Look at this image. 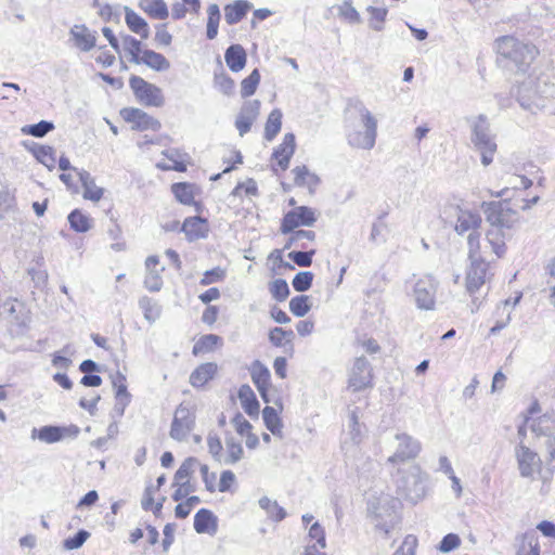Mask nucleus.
<instances>
[{
	"label": "nucleus",
	"instance_id": "obj_1",
	"mask_svg": "<svg viewBox=\"0 0 555 555\" xmlns=\"http://www.w3.org/2000/svg\"><path fill=\"white\" fill-rule=\"evenodd\" d=\"M482 210L489 229L486 240L496 257L501 258L506 251V240L511 237L509 231L518 222V212L509 207L507 201L483 202Z\"/></svg>",
	"mask_w": 555,
	"mask_h": 555
},
{
	"label": "nucleus",
	"instance_id": "obj_2",
	"mask_svg": "<svg viewBox=\"0 0 555 555\" xmlns=\"http://www.w3.org/2000/svg\"><path fill=\"white\" fill-rule=\"evenodd\" d=\"M353 107L358 113V119L348 120L347 142L351 147L370 151L376 143L377 119L362 102L357 101Z\"/></svg>",
	"mask_w": 555,
	"mask_h": 555
},
{
	"label": "nucleus",
	"instance_id": "obj_3",
	"mask_svg": "<svg viewBox=\"0 0 555 555\" xmlns=\"http://www.w3.org/2000/svg\"><path fill=\"white\" fill-rule=\"evenodd\" d=\"M428 475L420 465H412L405 469H398L393 475L396 494L398 499L411 504L422 501L427 492Z\"/></svg>",
	"mask_w": 555,
	"mask_h": 555
},
{
	"label": "nucleus",
	"instance_id": "obj_4",
	"mask_svg": "<svg viewBox=\"0 0 555 555\" xmlns=\"http://www.w3.org/2000/svg\"><path fill=\"white\" fill-rule=\"evenodd\" d=\"M496 51L502 57L511 61L517 75H526L539 54L534 44L522 42L513 36L500 37L496 40Z\"/></svg>",
	"mask_w": 555,
	"mask_h": 555
},
{
	"label": "nucleus",
	"instance_id": "obj_5",
	"mask_svg": "<svg viewBox=\"0 0 555 555\" xmlns=\"http://www.w3.org/2000/svg\"><path fill=\"white\" fill-rule=\"evenodd\" d=\"M465 120L470 127V142L481 155V164L489 166L493 162L498 145L487 115L479 114L475 117H466Z\"/></svg>",
	"mask_w": 555,
	"mask_h": 555
},
{
	"label": "nucleus",
	"instance_id": "obj_6",
	"mask_svg": "<svg viewBox=\"0 0 555 555\" xmlns=\"http://www.w3.org/2000/svg\"><path fill=\"white\" fill-rule=\"evenodd\" d=\"M520 76L522 79L515 80L511 94L516 98L522 108L531 109L533 106H538L537 101L539 99L550 95L552 87L548 86L545 78L532 73Z\"/></svg>",
	"mask_w": 555,
	"mask_h": 555
},
{
	"label": "nucleus",
	"instance_id": "obj_7",
	"mask_svg": "<svg viewBox=\"0 0 555 555\" xmlns=\"http://www.w3.org/2000/svg\"><path fill=\"white\" fill-rule=\"evenodd\" d=\"M390 448L392 454L387 459V463L396 465L415 460L422 451V443L406 433H397L390 442Z\"/></svg>",
	"mask_w": 555,
	"mask_h": 555
},
{
	"label": "nucleus",
	"instance_id": "obj_8",
	"mask_svg": "<svg viewBox=\"0 0 555 555\" xmlns=\"http://www.w3.org/2000/svg\"><path fill=\"white\" fill-rule=\"evenodd\" d=\"M129 86L137 100L145 106L160 107L165 103L162 89L143 78L132 75L129 79Z\"/></svg>",
	"mask_w": 555,
	"mask_h": 555
},
{
	"label": "nucleus",
	"instance_id": "obj_9",
	"mask_svg": "<svg viewBox=\"0 0 555 555\" xmlns=\"http://www.w3.org/2000/svg\"><path fill=\"white\" fill-rule=\"evenodd\" d=\"M196 415L188 405L181 403L177 406L169 436L176 441H184L195 427Z\"/></svg>",
	"mask_w": 555,
	"mask_h": 555
},
{
	"label": "nucleus",
	"instance_id": "obj_10",
	"mask_svg": "<svg viewBox=\"0 0 555 555\" xmlns=\"http://www.w3.org/2000/svg\"><path fill=\"white\" fill-rule=\"evenodd\" d=\"M372 378V366L369 360L363 356L356 358L349 373L348 388L353 392L371 388L373 387Z\"/></svg>",
	"mask_w": 555,
	"mask_h": 555
},
{
	"label": "nucleus",
	"instance_id": "obj_11",
	"mask_svg": "<svg viewBox=\"0 0 555 555\" xmlns=\"http://www.w3.org/2000/svg\"><path fill=\"white\" fill-rule=\"evenodd\" d=\"M437 285L431 275H425L416 281L413 295L418 309L433 310L435 308Z\"/></svg>",
	"mask_w": 555,
	"mask_h": 555
},
{
	"label": "nucleus",
	"instance_id": "obj_12",
	"mask_svg": "<svg viewBox=\"0 0 555 555\" xmlns=\"http://www.w3.org/2000/svg\"><path fill=\"white\" fill-rule=\"evenodd\" d=\"M491 278L489 262L485 259L469 260L466 270L465 286L467 293L475 294Z\"/></svg>",
	"mask_w": 555,
	"mask_h": 555
},
{
	"label": "nucleus",
	"instance_id": "obj_13",
	"mask_svg": "<svg viewBox=\"0 0 555 555\" xmlns=\"http://www.w3.org/2000/svg\"><path fill=\"white\" fill-rule=\"evenodd\" d=\"M317 221L314 210L308 206L296 207L286 212L282 219L281 232L287 234L298 227H311Z\"/></svg>",
	"mask_w": 555,
	"mask_h": 555
},
{
	"label": "nucleus",
	"instance_id": "obj_14",
	"mask_svg": "<svg viewBox=\"0 0 555 555\" xmlns=\"http://www.w3.org/2000/svg\"><path fill=\"white\" fill-rule=\"evenodd\" d=\"M531 429L538 436L547 437L546 448L548 450V465L555 467V413H545L531 425Z\"/></svg>",
	"mask_w": 555,
	"mask_h": 555
},
{
	"label": "nucleus",
	"instance_id": "obj_15",
	"mask_svg": "<svg viewBox=\"0 0 555 555\" xmlns=\"http://www.w3.org/2000/svg\"><path fill=\"white\" fill-rule=\"evenodd\" d=\"M515 455L521 477L531 478L534 473L540 470L541 459L539 454L525 446L522 441L516 448Z\"/></svg>",
	"mask_w": 555,
	"mask_h": 555
},
{
	"label": "nucleus",
	"instance_id": "obj_16",
	"mask_svg": "<svg viewBox=\"0 0 555 555\" xmlns=\"http://www.w3.org/2000/svg\"><path fill=\"white\" fill-rule=\"evenodd\" d=\"M120 115L125 121L132 124V129L134 130L158 131L162 127L159 120L140 108L125 107L120 111Z\"/></svg>",
	"mask_w": 555,
	"mask_h": 555
},
{
	"label": "nucleus",
	"instance_id": "obj_17",
	"mask_svg": "<svg viewBox=\"0 0 555 555\" xmlns=\"http://www.w3.org/2000/svg\"><path fill=\"white\" fill-rule=\"evenodd\" d=\"M259 109L260 101L258 100L247 101L243 104L235 120V127L241 137L250 130L254 121L259 115Z\"/></svg>",
	"mask_w": 555,
	"mask_h": 555
},
{
	"label": "nucleus",
	"instance_id": "obj_18",
	"mask_svg": "<svg viewBox=\"0 0 555 555\" xmlns=\"http://www.w3.org/2000/svg\"><path fill=\"white\" fill-rule=\"evenodd\" d=\"M69 36L74 46L83 52L95 47L96 31L90 30L85 24L74 25L69 30Z\"/></svg>",
	"mask_w": 555,
	"mask_h": 555
},
{
	"label": "nucleus",
	"instance_id": "obj_19",
	"mask_svg": "<svg viewBox=\"0 0 555 555\" xmlns=\"http://www.w3.org/2000/svg\"><path fill=\"white\" fill-rule=\"evenodd\" d=\"M250 376L263 401L269 402L267 395L271 380L269 369L259 360H255L250 366Z\"/></svg>",
	"mask_w": 555,
	"mask_h": 555
},
{
	"label": "nucleus",
	"instance_id": "obj_20",
	"mask_svg": "<svg viewBox=\"0 0 555 555\" xmlns=\"http://www.w3.org/2000/svg\"><path fill=\"white\" fill-rule=\"evenodd\" d=\"M296 140L292 132L285 133L282 143L276 146L272 153V157L278 160L282 170H286L289 166L292 156L295 153Z\"/></svg>",
	"mask_w": 555,
	"mask_h": 555
},
{
	"label": "nucleus",
	"instance_id": "obj_21",
	"mask_svg": "<svg viewBox=\"0 0 555 555\" xmlns=\"http://www.w3.org/2000/svg\"><path fill=\"white\" fill-rule=\"evenodd\" d=\"M181 231L185 234L188 241L193 242L207 236L208 224L201 217H189L183 221Z\"/></svg>",
	"mask_w": 555,
	"mask_h": 555
},
{
	"label": "nucleus",
	"instance_id": "obj_22",
	"mask_svg": "<svg viewBox=\"0 0 555 555\" xmlns=\"http://www.w3.org/2000/svg\"><path fill=\"white\" fill-rule=\"evenodd\" d=\"M194 529L197 533L215 534L218 529V518L207 508H201L194 516Z\"/></svg>",
	"mask_w": 555,
	"mask_h": 555
},
{
	"label": "nucleus",
	"instance_id": "obj_23",
	"mask_svg": "<svg viewBox=\"0 0 555 555\" xmlns=\"http://www.w3.org/2000/svg\"><path fill=\"white\" fill-rule=\"evenodd\" d=\"M224 60L230 70L237 73L245 67L247 54L241 44H231L225 50Z\"/></svg>",
	"mask_w": 555,
	"mask_h": 555
},
{
	"label": "nucleus",
	"instance_id": "obj_24",
	"mask_svg": "<svg viewBox=\"0 0 555 555\" xmlns=\"http://www.w3.org/2000/svg\"><path fill=\"white\" fill-rule=\"evenodd\" d=\"M217 370L218 366L214 362L198 365L190 375V384L196 388L203 387L215 377Z\"/></svg>",
	"mask_w": 555,
	"mask_h": 555
},
{
	"label": "nucleus",
	"instance_id": "obj_25",
	"mask_svg": "<svg viewBox=\"0 0 555 555\" xmlns=\"http://www.w3.org/2000/svg\"><path fill=\"white\" fill-rule=\"evenodd\" d=\"M481 221L482 220L479 214L472 212L469 210H460L454 229L460 235L468 231L476 232V230L480 227Z\"/></svg>",
	"mask_w": 555,
	"mask_h": 555
},
{
	"label": "nucleus",
	"instance_id": "obj_26",
	"mask_svg": "<svg viewBox=\"0 0 555 555\" xmlns=\"http://www.w3.org/2000/svg\"><path fill=\"white\" fill-rule=\"evenodd\" d=\"M125 11V21L128 28L139 35L142 39H147L150 37V27L146 21L137 14L129 7H124Z\"/></svg>",
	"mask_w": 555,
	"mask_h": 555
},
{
	"label": "nucleus",
	"instance_id": "obj_27",
	"mask_svg": "<svg viewBox=\"0 0 555 555\" xmlns=\"http://www.w3.org/2000/svg\"><path fill=\"white\" fill-rule=\"evenodd\" d=\"M251 4L247 0H236L233 3L224 7V20L229 25H235L241 22L247 12L250 10Z\"/></svg>",
	"mask_w": 555,
	"mask_h": 555
},
{
	"label": "nucleus",
	"instance_id": "obj_28",
	"mask_svg": "<svg viewBox=\"0 0 555 555\" xmlns=\"http://www.w3.org/2000/svg\"><path fill=\"white\" fill-rule=\"evenodd\" d=\"M238 399L242 408L249 416H258L259 402L249 385H242L238 389Z\"/></svg>",
	"mask_w": 555,
	"mask_h": 555
},
{
	"label": "nucleus",
	"instance_id": "obj_29",
	"mask_svg": "<svg viewBox=\"0 0 555 555\" xmlns=\"http://www.w3.org/2000/svg\"><path fill=\"white\" fill-rule=\"evenodd\" d=\"M139 64H144L157 72H165L170 68L169 61L163 54L153 50H144L139 59Z\"/></svg>",
	"mask_w": 555,
	"mask_h": 555
},
{
	"label": "nucleus",
	"instance_id": "obj_30",
	"mask_svg": "<svg viewBox=\"0 0 555 555\" xmlns=\"http://www.w3.org/2000/svg\"><path fill=\"white\" fill-rule=\"evenodd\" d=\"M292 171L295 175L294 182L297 186H307L310 192H313L320 183V178L310 172L305 165L297 166Z\"/></svg>",
	"mask_w": 555,
	"mask_h": 555
},
{
	"label": "nucleus",
	"instance_id": "obj_31",
	"mask_svg": "<svg viewBox=\"0 0 555 555\" xmlns=\"http://www.w3.org/2000/svg\"><path fill=\"white\" fill-rule=\"evenodd\" d=\"M30 151L36 159L44 165L49 170H52L55 167L56 159L53 147L33 143Z\"/></svg>",
	"mask_w": 555,
	"mask_h": 555
},
{
	"label": "nucleus",
	"instance_id": "obj_32",
	"mask_svg": "<svg viewBox=\"0 0 555 555\" xmlns=\"http://www.w3.org/2000/svg\"><path fill=\"white\" fill-rule=\"evenodd\" d=\"M139 7L153 18L165 20L169 15L164 0H141Z\"/></svg>",
	"mask_w": 555,
	"mask_h": 555
},
{
	"label": "nucleus",
	"instance_id": "obj_33",
	"mask_svg": "<svg viewBox=\"0 0 555 555\" xmlns=\"http://www.w3.org/2000/svg\"><path fill=\"white\" fill-rule=\"evenodd\" d=\"M61 426L46 425L41 428H33L31 439H39L46 443H55L62 440Z\"/></svg>",
	"mask_w": 555,
	"mask_h": 555
},
{
	"label": "nucleus",
	"instance_id": "obj_34",
	"mask_svg": "<svg viewBox=\"0 0 555 555\" xmlns=\"http://www.w3.org/2000/svg\"><path fill=\"white\" fill-rule=\"evenodd\" d=\"M262 418L268 430L273 436L282 437V421L278 414V411L273 406L267 405L262 410Z\"/></svg>",
	"mask_w": 555,
	"mask_h": 555
},
{
	"label": "nucleus",
	"instance_id": "obj_35",
	"mask_svg": "<svg viewBox=\"0 0 555 555\" xmlns=\"http://www.w3.org/2000/svg\"><path fill=\"white\" fill-rule=\"evenodd\" d=\"M283 114L281 109L274 108L268 116L264 125V139L271 142L281 131Z\"/></svg>",
	"mask_w": 555,
	"mask_h": 555
},
{
	"label": "nucleus",
	"instance_id": "obj_36",
	"mask_svg": "<svg viewBox=\"0 0 555 555\" xmlns=\"http://www.w3.org/2000/svg\"><path fill=\"white\" fill-rule=\"evenodd\" d=\"M225 447L228 455L223 459V464L233 465L243 459L244 450L242 443L233 436L225 437Z\"/></svg>",
	"mask_w": 555,
	"mask_h": 555
},
{
	"label": "nucleus",
	"instance_id": "obj_37",
	"mask_svg": "<svg viewBox=\"0 0 555 555\" xmlns=\"http://www.w3.org/2000/svg\"><path fill=\"white\" fill-rule=\"evenodd\" d=\"M113 385L116 388V400L121 404L120 414H124L125 408L130 402V393L127 390L126 376L121 373H117L113 379Z\"/></svg>",
	"mask_w": 555,
	"mask_h": 555
},
{
	"label": "nucleus",
	"instance_id": "obj_38",
	"mask_svg": "<svg viewBox=\"0 0 555 555\" xmlns=\"http://www.w3.org/2000/svg\"><path fill=\"white\" fill-rule=\"evenodd\" d=\"M222 343V338L216 334L203 335L193 346V354L210 352L215 347Z\"/></svg>",
	"mask_w": 555,
	"mask_h": 555
},
{
	"label": "nucleus",
	"instance_id": "obj_39",
	"mask_svg": "<svg viewBox=\"0 0 555 555\" xmlns=\"http://www.w3.org/2000/svg\"><path fill=\"white\" fill-rule=\"evenodd\" d=\"M259 506L266 511L267 515L274 521L279 522L286 517L285 509L278 504L276 501L270 500L268 496H262L259 500Z\"/></svg>",
	"mask_w": 555,
	"mask_h": 555
},
{
	"label": "nucleus",
	"instance_id": "obj_40",
	"mask_svg": "<svg viewBox=\"0 0 555 555\" xmlns=\"http://www.w3.org/2000/svg\"><path fill=\"white\" fill-rule=\"evenodd\" d=\"M67 219L70 228L78 233H85L91 228V219L79 209H74Z\"/></svg>",
	"mask_w": 555,
	"mask_h": 555
},
{
	"label": "nucleus",
	"instance_id": "obj_41",
	"mask_svg": "<svg viewBox=\"0 0 555 555\" xmlns=\"http://www.w3.org/2000/svg\"><path fill=\"white\" fill-rule=\"evenodd\" d=\"M171 191L183 205H192L194 203L193 185L186 182H178L171 185Z\"/></svg>",
	"mask_w": 555,
	"mask_h": 555
},
{
	"label": "nucleus",
	"instance_id": "obj_42",
	"mask_svg": "<svg viewBox=\"0 0 555 555\" xmlns=\"http://www.w3.org/2000/svg\"><path fill=\"white\" fill-rule=\"evenodd\" d=\"M122 48L131 57L130 62L139 64L140 54L143 52L142 43L130 35H121Z\"/></svg>",
	"mask_w": 555,
	"mask_h": 555
},
{
	"label": "nucleus",
	"instance_id": "obj_43",
	"mask_svg": "<svg viewBox=\"0 0 555 555\" xmlns=\"http://www.w3.org/2000/svg\"><path fill=\"white\" fill-rule=\"evenodd\" d=\"M139 306L143 310L144 318L149 322H155L162 313L160 306L147 296H143L139 300Z\"/></svg>",
	"mask_w": 555,
	"mask_h": 555
},
{
	"label": "nucleus",
	"instance_id": "obj_44",
	"mask_svg": "<svg viewBox=\"0 0 555 555\" xmlns=\"http://www.w3.org/2000/svg\"><path fill=\"white\" fill-rule=\"evenodd\" d=\"M208 20H207V30L206 36L209 40H212L218 35V27L220 22V10L218 4L212 3L207 9Z\"/></svg>",
	"mask_w": 555,
	"mask_h": 555
},
{
	"label": "nucleus",
	"instance_id": "obj_45",
	"mask_svg": "<svg viewBox=\"0 0 555 555\" xmlns=\"http://www.w3.org/2000/svg\"><path fill=\"white\" fill-rule=\"evenodd\" d=\"M517 555H540V544L534 533L522 535Z\"/></svg>",
	"mask_w": 555,
	"mask_h": 555
},
{
	"label": "nucleus",
	"instance_id": "obj_46",
	"mask_svg": "<svg viewBox=\"0 0 555 555\" xmlns=\"http://www.w3.org/2000/svg\"><path fill=\"white\" fill-rule=\"evenodd\" d=\"M310 309V297L307 295H298L289 300V310L295 317H305Z\"/></svg>",
	"mask_w": 555,
	"mask_h": 555
},
{
	"label": "nucleus",
	"instance_id": "obj_47",
	"mask_svg": "<svg viewBox=\"0 0 555 555\" xmlns=\"http://www.w3.org/2000/svg\"><path fill=\"white\" fill-rule=\"evenodd\" d=\"M54 129V124L48 120H41L37 124L26 125L22 128L24 134H28L35 138H43L50 131Z\"/></svg>",
	"mask_w": 555,
	"mask_h": 555
},
{
	"label": "nucleus",
	"instance_id": "obj_48",
	"mask_svg": "<svg viewBox=\"0 0 555 555\" xmlns=\"http://www.w3.org/2000/svg\"><path fill=\"white\" fill-rule=\"evenodd\" d=\"M260 82V73L255 68L246 78L241 82V95L242 98H248L253 95Z\"/></svg>",
	"mask_w": 555,
	"mask_h": 555
},
{
	"label": "nucleus",
	"instance_id": "obj_49",
	"mask_svg": "<svg viewBox=\"0 0 555 555\" xmlns=\"http://www.w3.org/2000/svg\"><path fill=\"white\" fill-rule=\"evenodd\" d=\"M294 338V332L292 330H284L282 327H273L269 332V341L274 347H283L284 340L291 343Z\"/></svg>",
	"mask_w": 555,
	"mask_h": 555
},
{
	"label": "nucleus",
	"instance_id": "obj_50",
	"mask_svg": "<svg viewBox=\"0 0 555 555\" xmlns=\"http://www.w3.org/2000/svg\"><path fill=\"white\" fill-rule=\"evenodd\" d=\"M214 85L221 93L227 96H230L234 93L235 82L229 75L224 73L215 74Z\"/></svg>",
	"mask_w": 555,
	"mask_h": 555
},
{
	"label": "nucleus",
	"instance_id": "obj_51",
	"mask_svg": "<svg viewBox=\"0 0 555 555\" xmlns=\"http://www.w3.org/2000/svg\"><path fill=\"white\" fill-rule=\"evenodd\" d=\"M269 291L276 301H284L289 296V287L285 280L276 279L269 285Z\"/></svg>",
	"mask_w": 555,
	"mask_h": 555
},
{
	"label": "nucleus",
	"instance_id": "obj_52",
	"mask_svg": "<svg viewBox=\"0 0 555 555\" xmlns=\"http://www.w3.org/2000/svg\"><path fill=\"white\" fill-rule=\"evenodd\" d=\"M313 278L314 275L312 272L301 271L294 276L292 285L298 293L307 292L312 286Z\"/></svg>",
	"mask_w": 555,
	"mask_h": 555
},
{
	"label": "nucleus",
	"instance_id": "obj_53",
	"mask_svg": "<svg viewBox=\"0 0 555 555\" xmlns=\"http://www.w3.org/2000/svg\"><path fill=\"white\" fill-rule=\"evenodd\" d=\"M338 13L340 17L350 24L361 23L360 14L353 8L352 0H344V2L338 7Z\"/></svg>",
	"mask_w": 555,
	"mask_h": 555
},
{
	"label": "nucleus",
	"instance_id": "obj_54",
	"mask_svg": "<svg viewBox=\"0 0 555 555\" xmlns=\"http://www.w3.org/2000/svg\"><path fill=\"white\" fill-rule=\"evenodd\" d=\"M197 463L198 461L195 457L190 456L185 459L175 474L173 483L189 480V477L193 474V468Z\"/></svg>",
	"mask_w": 555,
	"mask_h": 555
},
{
	"label": "nucleus",
	"instance_id": "obj_55",
	"mask_svg": "<svg viewBox=\"0 0 555 555\" xmlns=\"http://www.w3.org/2000/svg\"><path fill=\"white\" fill-rule=\"evenodd\" d=\"M164 268L160 270H147L146 275L144 278V287L150 292H159L163 287V278L162 272Z\"/></svg>",
	"mask_w": 555,
	"mask_h": 555
},
{
	"label": "nucleus",
	"instance_id": "obj_56",
	"mask_svg": "<svg viewBox=\"0 0 555 555\" xmlns=\"http://www.w3.org/2000/svg\"><path fill=\"white\" fill-rule=\"evenodd\" d=\"M207 447L208 452L212 456V459L218 463H223V455H222V443L220 438L214 434L209 433L207 436Z\"/></svg>",
	"mask_w": 555,
	"mask_h": 555
},
{
	"label": "nucleus",
	"instance_id": "obj_57",
	"mask_svg": "<svg viewBox=\"0 0 555 555\" xmlns=\"http://www.w3.org/2000/svg\"><path fill=\"white\" fill-rule=\"evenodd\" d=\"M291 236L284 245V249H289L294 245H298L300 241L308 240L314 241L315 233L311 230H293L289 232Z\"/></svg>",
	"mask_w": 555,
	"mask_h": 555
},
{
	"label": "nucleus",
	"instance_id": "obj_58",
	"mask_svg": "<svg viewBox=\"0 0 555 555\" xmlns=\"http://www.w3.org/2000/svg\"><path fill=\"white\" fill-rule=\"evenodd\" d=\"M315 254V249L294 250L288 254V258L299 267H310L312 263V257Z\"/></svg>",
	"mask_w": 555,
	"mask_h": 555
},
{
	"label": "nucleus",
	"instance_id": "obj_59",
	"mask_svg": "<svg viewBox=\"0 0 555 555\" xmlns=\"http://www.w3.org/2000/svg\"><path fill=\"white\" fill-rule=\"evenodd\" d=\"M367 11L371 14L370 26L374 30H377V31L382 30L383 23L385 22V18L387 16V10L384 8L369 7Z\"/></svg>",
	"mask_w": 555,
	"mask_h": 555
},
{
	"label": "nucleus",
	"instance_id": "obj_60",
	"mask_svg": "<svg viewBox=\"0 0 555 555\" xmlns=\"http://www.w3.org/2000/svg\"><path fill=\"white\" fill-rule=\"evenodd\" d=\"M89 537L90 533L87 530L80 529L73 537L65 539L63 545L66 550H77L83 545Z\"/></svg>",
	"mask_w": 555,
	"mask_h": 555
},
{
	"label": "nucleus",
	"instance_id": "obj_61",
	"mask_svg": "<svg viewBox=\"0 0 555 555\" xmlns=\"http://www.w3.org/2000/svg\"><path fill=\"white\" fill-rule=\"evenodd\" d=\"M224 278L225 270L220 267H216L204 272L203 278L199 281V284L203 286H207L212 283L221 282L224 280Z\"/></svg>",
	"mask_w": 555,
	"mask_h": 555
},
{
	"label": "nucleus",
	"instance_id": "obj_62",
	"mask_svg": "<svg viewBox=\"0 0 555 555\" xmlns=\"http://www.w3.org/2000/svg\"><path fill=\"white\" fill-rule=\"evenodd\" d=\"M242 193H245L246 195L250 196L258 195V188L256 181L254 179H248L246 182L237 183V185L232 190L230 196H241Z\"/></svg>",
	"mask_w": 555,
	"mask_h": 555
},
{
	"label": "nucleus",
	"instance_id": "obj_63",
	"mask_svg": "<svg viewBox=\"0 0 555 555\" xmlns=\"http://www.w3.org/2000/svg\"><path fill=\"white\" fill-rule=\"evenodd\" d=\"M468 259H483L480 255V235L477 232H470L467 237Z\"/></svg>",
	"mask_w": 555,
	"mask_h": 555
},
{
	"label": "nucleus",
	"instance_id": "obj_64",
	"mask_svg": "<svg viewBox=\"0 0 555 555\" xmlns=\"http://www.w3.org/2000/svg\"><path fill=\"white\" fill-rule=\"evenodd\" d=\"M461 545V539L455 533L446 534L439 543L438 550L442 553H450Z\"/></svg>",
	"mask_w": 555,
	"mask_h": 555
}]
</instances>
